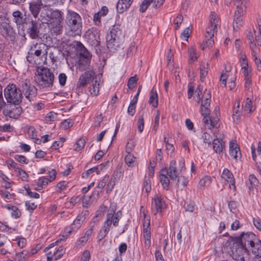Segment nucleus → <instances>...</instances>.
<instances>
[{
  "label": "nucleus",
  "mask_w": 261,
  "mask_h": 261,
  "mask_svg": "<svg viewBox=\"0 0 261 261\" xmlns=\"http://www.w3.org/2000/svg\"><path fill=\"white\" fill-rule=\"evenodd\" d=\"M38 19L42 23V25L44 23L47 24L52 33L55 35L61 34L63 29V17L61 11L55 10L42 12L40 18Z\"/></svg>",
  "instance_id": "obj_1"
},
{
  "label": "nucleus",
  "mask_w": 261,
  "mask_h": 261,
  "mask_svg": "<svg viewBox=\"0 0 261 261\" xmlns=\"http://www.w3.org/2000/svg\"><path fill=\"white\" fill-rule=\"evenodd\" d=\"M65 23L69 36H81L82 33V20L80 15L76 12L69 10L66 16Z\"/></svg>",
  "instance_id": "obj_2"
},
{
  "label": "nucleus",
  "mask_w": 261,
  "mask_h": 261,
  "mask_svg": "<svg viewBox=\"0 0 261 261\" xmlns=\"http://www.w3.org/2000/svg\"><path fill=\"white\" fill-rule=\"evenodd\" d=\"M210 18V24L206 28L204 39L201 44L202 49L213 46L214 43V35L217 32V28L219 25V19L215 12L211 13Z\"/></svg>",
  "instance_id": "obj_3"
},
{
  "label": "nucleus",
  "mask_w": 261,
  "mask_h": 261,
  "mask_svg": "<svg viewBox=\"0 0 261 261\" xmlns=\"http://www.w3.org/2000/svg\"><path fill=\"white\" fill-rule=\"evenodd\" d=\"M49 48V46L43 42H33L28 53L27 60L30 63L34 64L35 63L34 56L46 60Z\"/></svg>",
  "instance_id": "obj_4"
},
{
  "label": "nucleus",
  "mask_w": 261,
  "mask_h": 261,
  "mask_svg": "<svg viewBox=\"0 0 261 261\" xmlns=\"http://www.w3.org/2000/svg\"><path fill=\"white\" fill-rule=\"evenodd\" d=\"M108 47L111 50H116L123 43L124 35L119 27L114 25L110 29L106 36Z\"/></svg>",
  "instance_id": "obj_5"
},
{
  "label": "nucleus",
  "mask_w": 261,
  "mask_h": 261,
  "mask_svg": "<svg viewBox=\"0 0 261 261\" xmlns=\"http://www.w3.org/2000/svg\"><path fill=\"white\" fill-rule=\"evenodd\" d=\"M42 23L39 19L34 18L30 15H28V19L23 23L21 30L25 32L32 39H36L42 34L41 32Z\"/></svg>",
  "instance_id": "obj_6"
},
{
  "label": "nucleus",
  "mask_w": 261,
  "mask_h": 261,
  "mask_svg": "<svg viewBox=\"0 0 261 261\" xmlns=\"http://www.w3.org/2000/svg\"><path fill=\"white\" fill-rule=\"evenodd\" d=\"M4 96L8 103L14 105H19L23 98L20 87L15 84H9L4 89Z\"/></svg>",
  "instance_id": "obj_7"
},
{
  "label": "nucleus",
  "mask_w": 261,
  "mask_h": 261,
  "mask_svg": "<svg viewBox=\"0 0 261 261\" xmlns=\"http://www.w3.org/2000/svg\"><path fill=\"white\" fill-rule=\"evenodd\" d=\"M77 46L79 53V59L77 63V69L80 71H84L89 68L92 56L80 42L77 43Z\"/></svg>",
  "instance_id": "obj_8"
},
{
  "label": "nucleus",
  "mask_w": 261,
  "mask_h": 261,
  "mask_svg": "<svg viewBox=\"0 0 261 261\" xmlns=\"http://www.w3.org/2000/svg\"><path fill=\"white\" fill-rule=\"evenodd\" d=\"M38 74L35 77V81L38 85L42 87H49L53 85L54 75L46 67L38 68Z\"/></svg>",
  "instance_id": "obj_9"
},
{
  "label": "nucleus",
  "mask_w": 261,
  "mask_h": 261,
  "mask_svg": "<svg viewBox=\"0 0 261 261\" xmlns=\"http://www.w3.org/2000/svg\"><path fill=\"white\" fill-rule=\"evenodd\" d=\"M8 21L6 16H0V34L5 39L12 41L14 39L15 31Z\"/></svg>",
  "instance_id": "obj_10"
},
{
  "label": "nucleus",
  "mask_w": 261,
  "mask_h": 261,
  "mask_svg": "<svg viewBox=\"0 0 261 261\" xmlns=\"http://www.w3.org/2000/svg\"><path fill=\"white\" fill-rule=\"evenodd\" d=\"M185 161L183 159L177 162L172 160L168 170L169 177L171 180H175L178 177L181 171L185 168Z\"/></svg>",
  "instance_id": "obj_11"
},
{
  "label": "nucleus",
  "mask_w": 261,
  "mask_h": 261,
  "mask_svg": "<svg viewBox=\"0 0 261 261\" xmlns=\"http://www.w3.org/2000/svg\"><path fill=\"white\" fill-rule=\"evenodd\" d=\"M247 2L246 0L242 1V2L236 4L237 10L234 12L233 28L234 30H237L242 25V17L243 14L244 10L247 7Z\"/></svg>",
  "instance_id": "obj_12"
},
{
  "label": "nucleus",
  "mask_w": 261,
  "mask_h": 261,
  "mask_svg": "<svg viewBox=\"0 0 261 261\" xmlns=\"http://www.w3.org/2000/svg\"><path fill=\"white\" fill-rule=\"evenodd\" d=\"M259 240L256 236L251 232L242 233L239 237L235 238L234 241L239 244H242L245 247L249 248L253 246L254 244Z\"/></svg>",
  "instance_id": "obj_13"
},
{
  "label": "nucleus",
  "mask_w": 261,
  "mask_h": 261,
  "mask_svg": "<svg viewBox=\"0 0 261 261\" xmlns=\"http://www.w3.org/2000/svg\"><path fill=\"white\" fill-rule=\"evenodd\" d=\"M22 93H23L27 99L30 101L33 99L37 95V89L31 85L29 81H22L19 85Z\"/></svg>",
  "instance_id": "obj_14"
},
{
  "label": "nucleus",
  "mask_w": 261,
  "mask_h": 261,
  "mask_svg": "<svg viewBox=\"0 0 261 261\" xmlns=\"http://www.w3.org/2000/svg\"><path fill=\"white\" fill-rule=\"evenodd\" d=\"M247 248L234 240V245L232 248L231 256L237 261H245L244 255L247 254Z\"/></svg>",
  "instance_id": "obj_15"
},
{
  "label": "nucleus",
  "mask_w": 261,
  "mask_h": 261,
  "mask_svg": "<svg viewBox=\"0 0 261 261\" xmlns=\"http://www.w3.org/2000/svg\"><path fill=\"white\" fill-rule=\"evenodd\" d=\"M22 113V108L19 105H7V108L3 110V114L10 118L17 119Z\"/></svg>",
  "instance_id": "obj_16"
},
{
  "label": "nucleus",
  "mask_w": 261,
  "mask_h": 261,
  "mask_svg": "<svg viewBox=\"0 0 261 261\" xmlns=\"http://www.w3.org/2000/svg\"><path fill=\"white\" fill-rule=\"evenodd\" d=\"M29 11L32 15V17L34 18H37L41 10V8L43 7L44 5L42 3V1H32L29 3Z\"/></svg>",
  "instance_id": "obj_17"
},
{
  "label": "nucleus",
  "mask_w": 261,
  "mask_h": 261,
  "mask_svg": "<svg viewBox=\"0 0 261 261\" xmlns=\"http://www.w3.org/2000/svg\"><path fill=\"white\" fill-rule=\"evenodd\" d=\"M95 72L92 71H88L83 73L79 79L77 83V87L81 88L85 87L94 76Z\"/></svg>",
  "instance_id": "obj_18"
},
{
  "label": "nucleus",
  "mask_w": 261,
  "mask_h": 261,
  "mask_svg": "<svg viewBox=\"0 0 261 261\" xmlns=\"http://www.w3.org/2000/svg\"><path fill=\"white\" fill-rule=\"evenodd\" d=\"M13 21L16 23L18 29H21L23 23L28 19V16L24 17L23 14L20 11H15L12 13Z\"/></svg>",
  "instance_id": "obj_19"
},
{
  "label": "nucleus",
  "mask_w": 261,
  "mask_h": 261,
  "mask_svg": "<svg viewBox=\"0 0 261 261\" xmlns=\"http://www.w3.org/2000/svg\"><path fill=\"white\" fill-rule=\"evenodd\" d=\"M143 237L144 240V246L146 249H149L151 246V228L149 219L146 226L144 224Z\"/></svg>",
  "instance_id": "obj_20"
},
{
  "label": "nucleus",
  "mask_w": 261,
  "mask_h": 261,
  "mask_svg": "<svg viewBox=\"0 0 261 261\" xmlns=\"http://www.w3.org/2000/svg\"><path fill=\"white\" fill-rule=\"evenodd\" d=\"M251 149L252 159L255 162L256 167L258 172L261 174V142L258 143L257 147V152L259 158L258 161H257V155L255 152L256 149L255 147L252 145L251 146Z\"/></svg>",
  "instance_id": "obj_21"
},
{
  "label": "nucleus",
  "mask_w": 261,
  "mask_h": 261,
  "mask_svg": "<svg viewBox=\"0 0 261 261\" xmlns=\"http://www.w3.org/2000/svg\"><path fill=\"white\" fill-rule=\"evenodd\" d=\"M152 204H154L156 209V212L154 213V215L158 213H161L162 210L166 207L164 200L162 196L159 194L154 195L153 198H152Z\"/></svg>",
  "instance_id": "obj_22"
},
{
  "label": "nucleus",
  "mask_w": 261,
  "mask_h": 261,
  "mask_svg": "<svg viewBox=\"0 0 261 261\" xmlns=\"http://www.w3.org/2000/svg\"><path fill=\"white\" fill-rule=\"evenodd\" d=\"M65 251L63 247H59L57 250H50L47 253V261H52L53 260H57L61 258Z\"/></svg>",
  "instance_id": "obj_23"
},
{
  "label": "nucleus",
  "mask_w": 261,
  "mask_h": 261,
  "mask_svg": "<svg viewBox=\"0 0 261 261\" xmlns=\"http://www.w3.org/2000/svg\"><path fill=\"white\" fill-rule=\"evenodd\" d=\"M88 213V211L82 212L77 216L71 225V231H76L81 227Z\"/></svg>",
  "instance_id": "obj_24"
},
{
  "label": "nucleus",
  "mask_w": 261,
  "mask_h": 261,
  "mask_svg": "<svg viewBox=\"0 0 261 261\" xmlns=\"http://www.w3.org/2000/svg\"><path fill=\"white\" fill-rule=\"evenodd\" d=\"M160 182L163 188L168 190L170 184L168 170L167 168L162 169L160 171Z\"/></svg>",
  "instance_id": "obj_25"
},
{
  "label": "nucleus",
  "mask_w": 261,
  "mask_h": 261,
  "mask_svg": "<svg viewBox=\"0 0 261 261\" xmlns=\"http://www.w3.org/2000/svg\"><path fill=\"white\" fill-rule=\"evenodd\" d=\"M213 149L216 153H220L222 152L225 148V142L223 140V137L218 138L217 136L213 141Z\"/></svg>",
  "instance_id": "obj_26"
},
{
  "label": "nucleus",
  "mask_w": 261,
  "mask_h": 261,
  "mask_svg": "<svg viewBox=\"0 0 261 261\" xmlns=\"http://www.w3.org/2000/svg\"><path fill=\"white\" fill-rule=\"evenodd\" d=\"M229 154L236 160L241 158V152L238 144L234 142L229 143Z\"/></svg>",
  "instance_id": "obj_27"
},
{
  "label": "nucleus",
  "mask_w": 261,
  "mask_h": 261,
  "mask_svg": "<svg viewBox=\"0 0 261 261\" xmlns=\"http://www.w3.org/2000/svg\"><path fill=\"white\" fill-rule=\"evenodd\" d=\"M133 0H119L117 2L116 9L119 13L126 11L130 6Z\"/></svg>",
  "instance_id": "obj_28"
},
{
  "label": "nucleus",
  "mask_w": 261,
  "mask_h": 261,
  "mask_svg": "<svg viewBox=\"0 0 261 261\" xmlns=\"http://www.w3.org/2000/svg\"><path fill=\"white\" fill-rule=\"evenodd\" d=\"M108 163V162L102 163L98 166L87 170L85 173H83L82 174V177L83 178H87L90 174H92L94 172H95L97 174H99L101 171H103L105 169Z\"/></svg>",
  "instance_id": "obj_29"
},
{
  "label": "nucleus",
  "mask_w": 261,
  "mask_h": 261,
  "mask_svg": "<svg viewBox=\"0 0 261 261\" xmlns=\"http://www.w3.org/2000/svg\"><path fill=\"white\" fill-rule=\"evenodd\" d=\"M252 252L254 255V261L261 259V241H257L251 247Z\"/></svg>",
  "instance_id": "obj_30"
},
{
  "label": "nucleus",
  "mask_w": 261,
  "mask_h": 261,
  "mask_svg": "<svg viewBox=\"0 0 261 261\" xmlns=\"http://www.w3.org/2000/svg\"><path fill=\"white\" fill-rule=\"evenodd\" d=\"M111 225L112 224H111L106 222H104L97 236V239L99 242L101 241L107 235Z\"/></svg>",
  "instance_id": "obj_31"
},
{
  "label": "nucleus",
  "mask_w": 261,
  "mask_h": 261,
  "mask_svg": "<svg viewBox=\"0 0 261 261\" xmlns=\"http://www.w3.org/2000/svg\"><path fill=\"white\" fill-rule=\"evenodd\" d=\"M221 177L225 180L231 183L233 188H236V186L234 185V179L233 178V174L229 170H228L227 168L224 169Z\"/></svg>",
  "instance_id": "obj_32"
},
{
  "label": "nucleus",
  "mask_w": 261,
  "mask_h": 261,
  "mask_svg": "<svg viewBox=\"0 0 261 261\" xmlns=\"http://www.w3.org/2000/svg\"><path fill=\"white\" fill-rule=\"evenodd\" d=\"M211 101V93L210 91L205 89L203 92L201 99V105L210 106Z\"/></svg>",
  "instance_id": "obj_33"
},
{
  "label": "nucleus",
  "mask_w": 261,
  "mask_h": 261,
  "mask_svg": "<svg viewBox=\"0 0 261 261\" xmlns=\"http://www.w3.org/2000/svg\"><path fill=\"white\" fill-rule=\"evenodd\" d=\"M242 108H240L239 102L237 103V106L234 105L233 107L232 118L233 121L236 123H238L239 122L240 118L242 114Z\"/></svg>",
  "instance_id": "obj_34"
},
{
  "label": "nucleus",
  "mask_w": 261,
  "mask_h": 261,
  "mask_svg": "<svg viewBox=\"0 0 261 261\" xmlns=\"http://www.w3.org/2000/svg\"><path fill=\"white\" fill-rule=\"evenodd\" d=\"M158 96L156 92L154 91L153 88L151 89L150 92V97L149 102L153 107L156 108L158 105Z\"/></svg>",
  "instance_id": "obj_35"
},
{
  "label": "nucleus",
  "mask_w": 261,
  "mask_h": 261,
  "mask_svg": "<svg viewBox=\"0 0 261 261\" xmlns=\"http://www.w3.org/2000/svg\"><path fill=\"white\" fill-rule=\"evenodd\" d=\"M125 162L129 167H133L135 165L136 157L132 153H127L125 157Z\"/></svg>",
  "instance_id": "obj_36"
},
{
  "label": "nucleus",
  "mask_w": 261,
  "mask_h": 261,
  "mask_svg": "<svg viewBox=\"0 0 261 261\" xmlns=\"http://www.w3.org/2000/svg\"><path fill=\"white\" fill-rule=\"evenodd\" d=\"M259 31L256 34V31L253 29V32L255 34V39L258 46H261V19L258 20Z\"/></svg>",
  "instance_id": "obj_37"
},
{
  "label": "nucleus",
  "mask_w": 261,
  "mask_h": 261,
  "mask_svg": "<svg viewBox=\"0 0 261 261\" xmlns=\"http://www.w3.org/2000/svg\"><path fill=\"white\" fill-rule=\"evenodd\" d=\"M28 257V252L24 250L21 252L17 253L15 255V259L16 261H25Z\"/></svg>",
  "instance_id": "obj_38"
},
{
  "label": "nucleus",
  "mask_w": 261,
  "mask_h": 261,
  "mask_svg": "<svg viewBox=\"0 0 261 261\" xmlns=\"http://www.w3.org/2000/svg\"><path fill=\"white\" fill-rule=\"evenodd\" d=\"M201 139L203 140V144L205 145H206V144H207L208 146L211 145L212 137L210 134L206 132L202 134Z\"/></svg>",
  "instance_id": "obj_39"
},
{
  "label": "nucleus",
  "mask_w": 261,
  "mask_h": 261,
  "mask_svg": "<svg viewBox=\"0 0 261 261\" xmlns=\"http://www.w3.org/2000/svg\"><path fill=\"white\" fill-rule=\"evenodd\" d=\"M138 80V79L136 75L129 77L127 82V86L128 88L130 89L134 88L137 85Z\"/></svg>",
  "instance_id": "obj_40"
},
{
  "label": "nucleus",
  "mask_w": 261,
  "mask_h": 261,
  "mask_svg": "<svg viewBox=\"0 0 261 261\" xmlns=\"http://www.w3.org/2000/svg\"><path fill=\"white\" fill-rule=\"evenodd\" d=\"M86 144V140L84 139H80L78 140L75 145V147L74 148V150L76 151H79L81 150L85 146Z\"/></svg>",
  "instance_id": "obj_41"
},
{
  "label": "nucleus",
  "mask_w": 261,
  "mask_h": 261,
  "mask_svg": "<svg viewBox=\"0 0 261 261\" xmlns=\"http://www.w3.org/2000/svg\"><path fill=\"white\" fill-rule=\"evenodd\" d=\"M240 64L241 67H247L248 66V61L247 59V56L245 53L243 51H241L240 53Z\"/></svg>",
  "instance_id": "obj_42"
},
{
  "label": "nucleus",
  "mask_w": 261,
  "mask_h": 261,
  "mask_svg": "<svg viewBox=\"0 0 261 261\" xmlns=\"http://www.w3.org/2000/svg\"><path fill=\"white\" fill-rule=\"evenodd\" d=\"M115 210H114L113 208L109 209L107 215L106 220L105 222L112 224L113 217L115 215Z\"/></svg>",
  "instance_id": "obj_43"
},
{
  "label": "nucleus",
  "mask_w": 261,
  "mask_h": 261,
  "mask_svg": "<svg viewBox=\"0 0 261 261\" xmlns=\"http://www.w3.org/2000/svg\"><path fill=\"white\" fill-rule=\"evenodd\" d=\"M248 181L250 184L249 189L251 190L253 187L257 185L258 181L256 177L253 174L250 175L249 176Z\"/></svg>",
  "instance_id": "obj_44"
},
{
  "label": "nucleus",
  "mask_w": 261,
  "mask_h": 261,
  "mask_svg": "<svg viewBox=\"0 0 261 261\" xmlns=\"http://www.w3.org/2000/svg\"><path fill=\"white\" fill-rule=\"evenodd\" d=\"M153 1V0H144L140 5V11L142 13L145 12Z\"/></svg>",
  "instance_id": "obj_45"
},
{
  "label": "nucleus",
  "mask_w": 261,
  "mask_h": 261,
  "mask_svg": "<svg viewBox=\"0 0 261 261\" xmlns=\"http://www.w3.org/2000/svg\"><path fill=\"white\" fill-rule=\"evenodd\" d=\"M122 217V213L121 211H118L115 215L113 217L112 223L114 226H117L118 225V222L120 219Z\"/></svg>",
  "instance_id": "obj_46"
},
{
  "label": "nucleus",
  "mask_w": 261,
  "mask_h": 261,
  "mask_svg": "<svg viewBox=\"0 0 261 261\" xmlns=\"http://www.w3.org/2000/svg\"><path fill=\"white\" fill-rule=\"evenodd\" d=\"M115 185V177L114 175H113L110 180L109 181V182L106 188V191L107 192H111L112 189L114 188V186Z\"/></svg>",
  "instance_id": "obj_47"
},
{
  "label": "nucleus",
  "mask_w": 261,
  "mask_h": 261,
  "mask_svg": "<svg viewBox=\"0 0 261 261\" xmlns=\"http://www.w3.org/2000/svg\"><path fill=\"white\" fill-rule=\"evenodd\" d=\"M99 83H97V81L95 80V84H93L92 87L90 88L89 91L91 94L93 96H96L99 92Z\"/></svg>",
  "instance_id": "obj_48"
},
{
  "label": "nucleus",
  "mask_w": 261,
  "mask_h": 261,
  "mask_svg": "<svg viewBox=\"0 0 261 261\" xmlns=\"http://www.w3.org/2000/svg\"><path fill=\"white\" fill-rule=\"evenodd\" d=\"M184 206L186 211L189 212H194L197 209L195 203L192 202L186 203Z\"/></svg>",
  "instance_id": "obj_49"
},
{
  "label": "nucleus",
  "mask_w": 261,
  "mask_h": 261,
  "mask_svg": "<svg viewBox=\"0 0 261 261\" xmlns=\"http://www.w3.org/2000/svg\"><path fill=\"white\" fill-rule=\"evenodd\" d=\"M38 181L40 182L39 188H36V190L38 191L42 189V185H47L50 182V179L45 177H41L39 178Z\"/></svg>",
  "instance_id": "obj_50"
},
{
  "label": "nucleus",
  "mask_w": 261,
  "mask_h": 261,
  "mask_svg": "<svg viewBox=\"0 0 261 261\" xmlns=\"http://www.w3.org/2000/svg\"><path fill=\"white\" fill-rule=\"evenodd\" d=\"M244 110L245 112H247L248 113H251L252 112L251 101L248 98L246 100Z\"/></svg>",
  "instance_id": "obj_51"
},
{
  "label": "nucleus",
  "mask_w": 261,
  "mask_h": 261,
  "mask_svg": "<svg viewBox=\"0 0 261 261\" xmlns=\"http://www.w3.org/2000/svg\"><path fill=\"white\" fill-rule=\"evenodd\" d=\"M17 173H18V175L20 177V178L22 180L28 181V175L24 170H23L20 168H17Z\"/></svg>",
  "instance_id": "obj_52"
},
{
  "label": "nucleus",
  "mask_w": 261,
  "mask_h": 261,
  "mask_svg": "<svg viewBox=\"0 0 261 261\" xmlns=\"http://www.w3.org/2000/svg\"><path fill=\"white\" fill-rule=\"evenodd\" d=\"M66 238L62 236L61 237L59 238L55 242L50 244L48 247L45 248L44 251H47V250L53 248L55 245H57L59 243L61 242L62 241H64L66 240Z\"/></svg>",
  "instance_id": "obj_53"
},
{
  "label": "nucleus",
  "mask_w": 261,
  "mask_h": 261,
  "mask_svg": "<svg viewBox=\"0 0 261 261\" xmlns=\"http://www.w3.org/2000/svg\"><path fill=\"white\" fill-rule=\"evenodd\" d=\"M252 56L253 60L254 61L256 66L257 70L259 71H261V60L259 58L258 54Z\"/></svg>",
  "instance_id": "obj_54"
},
{
  "label": "nucleus",
  "mask_w": 261,
  "mask_h": 261,
  "mask_svg": "<svg viewBox=\"0 0 261 261\" xmlns=\"http://www.w3.org/2000/svg\"><path fill=\"white\" fill-rule=\"evenodd\" d=\"M210 106L201 105L200 113L202 116H208L210 114Z\"/></svg>",
  "instance_id": "obj_55"
},
{
  "label": "nucleus",
  "mask_w": 261,
  "mask_h": 261,
  "mask_svg": "<svg viewBox=\"0 0 261 261\" xmlns=\"http://www.w3.org/2000/svg\"><path fill=\"white\" fill-rule=\"evenodd\" d=\"M207 70L206 69V68L204 66H201L200 68V80L202 82H203L205 77L207 75Z\"/></svg>",
  "instance_id": "obj_56"
},
{
  "label": "nucleus",
  "mask_w": 261,
  "mask_h": 261,
  "mask_svg": "<svg viewBox=\"0 0 261 261\" xmlns=\"http://www.w3.org/2000/svg\"><path fill=\"white\" fill-rule=\"evenodd\" d=\"M57 114L54 112H49L45 117L47 121H54L57 119Z\"/></svg>",
  "instance_id": "obj_57"
},
{
  "label": "nucleus",
  "mask_w": 261,
  "mask_h": 261,
  "mask_svg": "<svg viewBox=\"0 0 261 261\" xmlns=\"http://www.w3.org/2000/svg\"><path fill=\"white\" fill-rule=\"evenodd\" d=\"M177 185H181L183 187H185L187 185L188 183V180L184 176H178L177 177Z\"/></svg>",
  "instance_id": "obj_58"
},
{
  "label": "nucleus",
  "mask_w": 261,
  "mask_h": 261,
  "mask_svg": "<svg viewBox=\"0 0 261 261\" xmlns=\"http://www.w3.org/2000/svg\"><path fill=\"white\" fill-rule=\"evenodd\" d=\"M25 205L27 210L29 211L30 212H32L37 207V205H36L34 202H32L31 201H27L25 202Z\"/></svg>",
  "instance_id": "obj_59"
},
{
  "label": "nucleus",
  "mask_w": 261,
  "mask_h": 261,
  "mask_svg": "<svg viewBox=\"0 0 261 261\" xmlns=\"http://www.w3.org/2000/svg\"><path fill=\"white\" fill-rule=\"evenodd\" d=\"M183 20V17L181 15H178L176 16V17L174 19L173 21V23L176 24V26L175 27V30H177L179 28L180 25L181 24L182 21Z\"/></svg>",
  "instance_id": "obj_60"
},
{
  "label": "nucleus",
  "mask_w": 261,
  "mask_h": 261,
  "mask_svg": "<svg viewBox=\"0 0 261 261\" xmlns=\"http://www.w3.org/2000/svg\"><path fill=\"white\" fill-rule=\"evenodd\" d=\"M14 159L20 163L24 164H27L28 163V160L23 155L16 154L14 156Z\"/></svg>",
  "instance_id": "obj_61"
},
{
  "label": "nucleus",
  "mask_w": 261,
  "mask_h": 261,
  "mask_svg": "<svg viewBox=\"0 0 261 261\" xmlns=\"http://www.w3.org/2000/svg\"><path fill=\"white\" fill-rule=\"evenodd\" d=\"M25 189L26 191V194H27L30 197L34 198L36 199H38L39 198V194L36 192H32L29 187L25 188Z\"/></svg>",
  "instance_id": "obj_62"
},
{
  "label": "nucleus",
  "mask_w": 261,
  "mask_h": 261,
  "mask_svg": "<svg viewBox=\"0 0 261 261\" xmlns=\"http://www.w3.org/2000/svg\"><path fill=\"white\" fill-rule=\"evenodd\" d=\"M58 79L60 85L62 87L65 86L67 80L66 75L63 73H60L58 76Z\"/></svg>",
  "instance_id": "obj_63"
},
{
  "label": "nucleus",
  "mask_w": 261,
  "mask_h": 261,
  "mask_svg": "<svg viewBox=\"0 0 261 261\" xmlns=\"http://www.w3.org/2000/svg\"><path fill=\"white\" fill-rule=\"evenodd\" d=\"M144 122L143 116H140L138 120L137 128L139 133H141L144 128Z\"/></svg>",
  "instance_id": "obj_64"
}]
</instances>
